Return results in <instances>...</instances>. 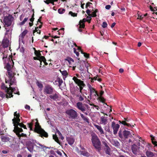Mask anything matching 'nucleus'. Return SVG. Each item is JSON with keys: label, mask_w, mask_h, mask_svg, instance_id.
Segmentation results:
<instances>
[{"label": "nucleus", "mask_w": 157, "mask_h": 157, "mask_svg": "<svg viewBox=\"0 0 157 157\" xmlns=\"http://www.w3.org/2000/svg\"><path fill=\"white\" fill-rule=\"evenodd\" d=\"M146 147L147 148L148 150H150L151 149V148L152 146V145L150 144H147L146 145Z\"/></svg>", "instance_id": "43"}, {"label": "nucleus", "mask_w": 157, "mask_h": 157, "mask_svg": "<svg viewBox=\"0 0 157 157\" xmlns=\"http://www.w3.org/2000/svg\"><path fill=\"white\" fill-rule=\"evenodd\" d=\"M34 13H33L32 15V17L30 19V21L31 22H33L34 20Z\"/></svg>", "instance_id": "51"}, {"label": "nucleus", "mask_w": 157, "mask_h": 157, "mask_svg": "<svg viewBox=\"0 0 157 157\" xmlns=\"http://www.w3.org/2000/svg\"><path fill=\"white\" fill-rule=\"evenodd\" d=\"M132 132L130 131L124 130L123 131L120 130L119 132V136L121 138H131L132 140L134 138L132 135Z\"/></svg>", "instance_id": "5"}, {"label": "nucleus", "mask_w": 157, "mask_h": 157, "mask_svg": "<svg viewBox=\"0 0 157 157\" xmlns=\"http://www.w3.org/2000/svg\"><path fill=\"white\" fill-rule=\"evenodd\" d=\"M25 108L29 110L30 109V107L29 105H26L25 106Z\"/></svg>", "instance_id": "61"}, {"label": "nucleus", "mask_w": 157, "mask_h": 157, "mask_svg": "<svg viewBox=\"0 0 157 157\" xmlns=\"http://www.w3.org/2000/svg\"><path fill=\"white\" fill-rule=\"evenodd\" d=\"M107 23L105 22H103L102 23V26L103 28H105L107 27Z\"/></svg>", "instance_id": "42"}, {"label": "nucleus", "mask_w": 157, "mask_h": 157, "mask_svg": "<svg viewBox=\"0 0 157 157\" xmlns=\"http://www.w3.org/2000/svg\"><path fill=\"white\" fill-rule=\"evenodd\" d=\"M86 13L89 16H91V14H90L91 12L89 10V9L87 10L86 11Z\"/></svg>", "instance_id": "50"}, {"label": "nucleus", "mask_w": 157, "mask_h": 157, "mask_svg": "<svg viewBox=\"0 0 157 157\" xmlns=\"http://www.w3.org/2000/svg\"><path fill=\"white\" fill-rule=\"evenodd\" d=\"M28 19V17L25 18L21 22H20L19 23V25H23L27 21Z\"/></svg>", "instance_id": "34"}, {"label": "nucleus", "mask_w": 157, "mask_h": 157, "mask_svg": "<svg viewBox=\"0 0 157 157\" xmlns=\"http://www.w3.org/2000/svg\"><path fill=\"white\" fill-rule=\"evenodd\" d=\"M87 86L89 89L90 95L91 97L97 98H104L102 96L104 92L103 90H100L99 92L96 91L95 88L91 86L88 84Z\"/></svg>", "instance_id": "4"}, {"label": "nucleus", "mask_w": 157, "mask_h": 157, "mask_svg": "<svg viewBox=\"0 0 157 157\" xmlns=\"http://www.w3.org/2000/svg\"><path fill=\"white\" fill-rule=\"evenodd\" d=\"M154 9H155V10L154 9H153V7L151 6H150V10L152 11H153V12H155V11L156 10L157 11V9H156V8H155V7H154Z\"/></svg>", "instance_id": "48"}, {"label": "nucleus", "mask_w": 157, "mask_h": 157, "mask_svg": "<svg viewBox=\"0 0 157 157\" xmlns=\"http://www.w3.org/2000/svg\"><path fill=\"white\" fill-rule=\"evenodd\" d=\"M132 149L133 153L136 154L139 151V147L136 145H133L132 147Z\"/></svg>", "instance_id": "16"}, {"label": "nucleus", "mask_w": 157, "mask_h": 157, "mask_svg": "<svg viewBox=\"0 0 157 157\" xmlns=\"http://www.w3.org/2000/svg\"><path fill=\"white\" fill-rule=\"evenodd\" d=\"M45 94L49 95L50 98H59L60 95L50 85L47 84L45 86L44 90Z\"/></svg>", "instance_id": "1"}, {"label": "nucleus", "mask_w": 157, "mask_h": 157, "mask_svg": "<svg viewBox=\"0 0 157 157\" xmlns=\"http://www.w3.org/2000/svg\"><path fill=\"white\" fill-rule=\"evenodd\" d=\"M65 9L62 8H60L58 10V12L60 14L64 13L65 12Z\"/></svg>", "instance_id": "31"}, {"label": "nucleus", "mask_w": 157, "mask_h": 157, "mask_svg": "<svg viewBox=\"0 0 157 157\" xmlns=\"http://www.w3.org/2000/svg\"><path fill=\"white\" fill-rule=\"evenodd\" d=\"M56 133L58 134L59 136H61L62 134L59 130H57Z\"/></svg>", "instance_id": "63"}, {"label": "nucleus", "mask_w": 157, "mask_h": 157, "mask_svg": "<svg viewBox=\"0 0 157 157\" xmlns=\"http://www.w3.org/2000/svg\"><path fill=\"white\" fill-rule=\"evenodd\" d=\"M79 152L81 155H82L84 156L89 157L90 156V154L86 150L84 151H80Z\"/></svg>", "instance_id": "19"}, {"label": "nucleus", "mask_w": 157, "mask_h": 157, "mask_svg": "<svg viewBox=\"0 0 157 157\" xmlns=\"http://www.w3.org/2000/svg\"><path fill=\"white\" fill-rule=\"evenodd\" d=\"M9 40L7 39H4L3 40L2 44L4 48H7L9 46Z\"/></svg>", "instance_id": "18"}, {"label": "nucleus", "mask_w": 157, "mask_h": 157, "mask_svg": "<svg viewBox=\"0 0 157 157\" xmlns=\"http://www.w3.org/2000/svg\"><path fill=\"white\" fill-rule=\"evenodd\" d=\"M7 73L8 75L10 77H12V74L11 72H10V71H8Z\"/></svg>", "instance_id": "56"}, {"label": "nucleus", "mask_w": 157, "mask_h": 157, "mask_svg": "<svg viewBox=\"0 0 157 157\" xmlns=\"http://www.w3.org/2000/svg\"><path fill=\"white\" fill-rule=\"evenodd\" d=\"M28 32V31L27 30H25L21 34V38H24L25 36V35Z\"/></svg>", "instance_id": "32"}, {"label": "nucleus", "mask_w": 157, "mask_h": 157, "mask_svg": "<svg viewBox=\"0 0 157 157\" xmlns=\"http://www.w3.org/2000/svg\"><path fill=\"white\" fill-rule=\"evenodd\" d=\"M14 117L12 119L13 123V126H14V129L13 131L17 135L19 134V132H23V130L22 128L18 127V123L21 122L20 116L19 113H17V112L14 113Z\"/></svg>", "instance_id": "2"}, {"label": "nucleus", "mask_w": 157, "mask_h": 157, "mask_svg": "<svg viewBox=\"0 0 157 157\" xmlns=\"http://www.w3.org/2000/svg\"><path fill=\"white\" fill-rule=\"evenodd\" d=\"M36 141L33 140H31L26 143L27 148L30 152H33L34 146H35L37 148H39L36 145Z\"/></svg>", "instance_id": "7"}, {"label": "nucleus", "mask_w": 157, "mask_h": 157, "mask_svg": "<svg viewBox=\"0 0 157 157\" xmlns=\"http://www.w3.org/2000/svg\"><path fill=\"white\" fill-rule=\"evenodd\" d=\"M60 72H61L63 76H66L67 75H68L67 72L66 70L63 71H60Z\"/></svg>", "instance_id": "40"}, {"label": "nucleus", "mask_w": 157, "mask_h": 157, "mask_svg": "<svg viewBox=\"0 0 157 157\" xmlns=\"http://www.w3.org/2000/svg\"><path fill=\"white\" fill-rule=\"evenodd\" d=\"M35 54L38 57H40V56H41V54L40 52H38L36 50H35L34 52Z\"/></svg>", "instance_id": "37"}, {"label": "nucleus", "mask_w": 157, "mask_h": 157, "mask_svg": "<svg viewBox=\"0 0 157 157\" xmlns=\"http://www.w3.org/2000/svg\"><path fill=\"white\" fill-rule=\"evenodd\" d=\"M17 135L19 136H20V137L26 136V135L25 134H24V133H22L21 135H20V134H19Z\"/></svg>", "instance_id": "55"}, {"label": "nucleus", "mask_w": 157, "mask_h": 157, "mask_svg": "<svg viewBox=\"0 0 157 157\" xmlns=\"http://www.w3.org/2000/svg\"><path fill=\"white\" fill-rule=\"evenodd\" d=\"M18 125L20 127H22L25 129H26V126L22 123H20V122L18 123Z\"/></svg>", "instance_id": "38"}, {"label": "nucleus", "mask_w": 157, "mask_h": 157, "mask_svg": "<svg viewBox=\"0 0 157 157\" xmlns=\"http://www.w3.org/2000/svg\"><path fill=\"white\" fill-rule=\"evenodd\" d=\"M87 20V19L84 18L82 20L80 21L78 25H80V28H82L83 29L85 28V22Z\"/></svg>", "instance_id": "20"}, {"label": "nucleus", "mask_w": 157, "mask_h": 157, "mask_svg": "<svg viewBox=\"0 0 157 157\" xmlns=\"http://www.w3.org/2000/svg\"><path fill=\"white\" fill-rule=\"evenodd\" d=\"M90 4H92V3L91 2H89L87 3L86 5V8H87L88 7L90 6Z\"/></svg>", "instance_id": "49"}, {"label": "nucleus", "mask_w": 157, "mask_h": 157, "mask_svg": "<svg viewBox=\"0 0 157 157\" xmlns=\"http://www.w3.org/2000/svg\"><path fill=\"white\" fill-rule=\"evenodd\" d=\"M146 154L147 157H153L154 156L153 153L149 151H147Z\"/></svg>", "instance_id": "25"}, {"label": "nucleus", "mask_w": 157, "mask_h": 157, "mask_svg": "<svg viewBox=\"0 0 157 157\" xmlns=\"http://www.w3.org/2000/svg\"><path fill=\"white\" fill-rule=\"evenodd\" d=\"M111 7V6L110 5H107L105 6V8L107 10H109Z\"/></svg>", "instance_id": "62"}, {"label": "nucleus", "mask_w": 157, "mask_h": 157, "mask_svg": "<svg viewBox=\"0 0 157 157\" xmlns=\"http://www.w3.org/2000/svg\"><path fill=\"white\" fill-rule=\"evenodd\" d=\"M29 127L30 128L31 130L32 129V126L33 125V124L32 123H28V124Z\"/></svg>", "instance_id": "57"}, {"label": "nucleus", "mask_w": 157, "mask_h": 157, "mask_svg": "<svg viewBox=\"0 0 157 157\" xmlns=\"http://www.w3.org/2000/svg\"><path fill=\"white\" fill-rule=\"evenodd\" d=\"M1 87L2 89L5 90L6 89V88H7V90H8V89L9 90L8 88H7L6 86L4 84H3L2 85Z\"/></svg>", "instance_id": "41"}, {"label": "nucleus", "mask_w": 157, "mask_h": 157, "mask_svg": "<svg viewBox=\"0 0 157 157\" xmlns=\"http://www.w3.org/2000/svg\"><path fill=\"white\" fill-rule=\"evenodd\" d=\"M103 144L104 145L105 147L109 146L107 144V142L106 141H103L102 142Z\"/></svg>", "instance_id": "45"}, {"label": "nucleus", "mask_w": 157, "mask_h": 157, "mask_svg": "<svg viewBox=\"0 0 157 157\" xmlns=\"http://www.w3.org/2000/svg\"><path fill=\"white\" fill-rule=\"evenodd\" d=\"M91 142L93 146L96 151L101 153L102 149L101 141L97 136L95 134L92 136Z\"/></svg>", "instance_id": "3"}, {"label": "nucleus", "mask_w": 157, "mask_h": 157, "mask_svg": "<svg viewBox=\"0 0 157 157\" xmlns=\"http://www.w3.org/2000/svg\"><path fill=\"white\" fill-rule=\"evenodd\" d=\"M35 125V130L38 133H39L41 137L44 136L45 137H48V134L43 129H42L39 124L37 122Z\"/></svg>", "instance_id": "6"}, {"label": "nucleus", "mask_w": 157, "mask_h": 157, "mask_svg": "<svg viewBox=\"0 0 157 157\" xmlns=\"http://www.w3.org/2000/svg\"><path fill=\"white\" fill-rule=\"evenodd\" d=\"M41 57V56H40V57H34L33 58L34 60H39L40 62L41 60H40V59Z\"/></svg>", "instance_id": "44"}, {"label": "nucleus", "mask_w": 157, "mask_h": 157, "mask_svg": "<svg viewBox=\"0 0 157 157\" xmlns=\"http://www.w3.org/2000/svg\"><path fill=\"white\" fill-rule=\"evenodd\" d=\"M5 29L6 30V32L7 33H8L10 32H11L12 30V27H10L9 28H8V27H4Z\"/></svg>", "instance_id": "33"}, {"label": "nucleus", "mask_w": 157, "mask_h": 157, "mask_svg": "<svg viewBox=\"0 0 157 157\" xmlns=\"http://www.w3.org/2000/svg\"><path fill=\"white\" fill-rule=\"evenodd\" d=\"M80 115L81 117L83 119V120L85 122H87L88 124H89L90 122L89 121V118L87 117L84 116L82 114L80 113Z\"/></svg>", "instance_id": "24"}, {"label": "nucleus", "mask_w": 157, "mask_h": 157, "mask_svg": "<svg viewBox=\"0 0 157 157\" xmlns=\"http://www.w3.org/2000/svg\"><path fill=\"white\" fill-rule=\"evenodd\" d=\"M107 122V117L104 116L101 117L100 119V124L103 125H105Z\"/></svg>", "instance_id": "17"}, {"label": "nucleus", "mask_w": 157, "mask_h": 157, "mask_svg": "<svg viewBox=\"0 0 157 157\" xmlns=\"http://www.w3.org/2000/svg\"><path fill=\"white\" fill-rule=\"evenodd\" d=\"M44 2L45 3L47 4H48L49 3H50V0H47L46 1H44Z\"/></svg>", "instance_id": "64"}, {"label": "nucleus", "mask_w": 157, "mask_h": 157, "mask_svg": "<svg viewBox=\"0 0 157 157\" xmlns=\"http://www.w3.org/2000/svg\"><path fill=\"white\" fill-rule=\"evenodd\" d=\"M53 139L55 140L58 143L59 141L58 138L57 137L56 135H53Z\"/></svg>", "instance_id": "39"}, {"label": "nucleus", "mask_w": 157, "mask_h": 157, "mask_svg": "<svg viewBox=\"0 0 157 157\" xmlns=\"http://www.w3.org/2000/svg\"><path fill=\"white\" fill-rule=\"evenodd\" d=\"M105 130L107 132L111 133V131H110V128L109 125H105L104 127Z\"/></svg>", "instance_id": "28"}, {"label": "nucleus", "mask_w": 157, "mask_h": 157, "mask_svg": "<svg viewBox=\"0 0 157 157\" xmlns=\"http://www.w3.org/2000/svg\"><path fill=\"white\" fill-rule=\"evenodd\" d=\"M36 143L37 144L39 145L40 146L41 148L42 149H43L44 148L46 147L45 146H44V145L41 144H40L38 142H36Z\"/></svg>", "instance_id": "47"}, {"label": "nucleus", "mask_w": 157, "mask_h": 157, "mask_svg": "<svg viewBox=\"0 0 157 157\" xmlns=\"http://www.w3.org/2000/svg\"><path fill=\"white\" fill-rule=\"evenodd\" d=\"M73 49H74V52L76 54V56L78 57L79 56V53L78 52L76 51V49L75 48H73Z\"/></svg>", "instance_id": "46"}, {"label": "nucleus", "mask_w": 157, "mask_h": 157, "mask_svg": "<svg viewBox=\"0 0 157 157\" xmlns=\"http://www.w3.org/2000/svg\"><path fill=\"white\" fill-rule=\"evenodd\" d=\"M15 89L13 88L12 90L10 91V90L8 89V90L5 92V94L3 92L0 91V97L2 98L6 97V98H9L13 97L12 93L15 91Z\"/></svg>", "instance_id": "8"}, {"label": "nucleus", "mask_w": 157, "mask_h": 157, "mask_svg": "<svg viewBox=\"0 0 157 157\" xmlns=\"http://www.w3.org/2000/svg\"><path fill=\"white\" fill-rule=\"evenodd\" d=\"M91 15V16L92 17H95L97 16L96 13L94 11L92 13Z\"/></svg>", "instance_id": "53"}, {"label": "nucleus", "mask_w": 157, "mask_h": 157, "mask_svg": "<svg viewBox=\"0 0 157 157\" xmlns=\"http://www.w3.org/2000/svg\"><path fill=\"white\" fill-rule=\"evenodd\" d=\"M69 14L71 15L72 17H75L77 16V13H74L70 11L69 13Z\"/></svg>", "instance_id": "35"}, {"label": "nucleus", "mask_w": 157, "mask_h": 157, "mask_svg": "<svg viewBox=\"0 0 157 157\" xmlns=\"http://www.w3.org/2000/svg\"><path fill=\"white\" fill-rule=\"evenodd\" d=\"M4 68L6 69L8 71H10L11 69V66L9 63H6Z\"/></svg>", "instance_id": "26"}, {"label": "nucleus", "mask_w": 157, "mask_h": 157, "mask_svg": "<svg viewBox=\"0 0 157 157\" xmlns=\"http://www.w3.org/2000/svg\"><path fill=\"white\" fill-rule=\"evenodd\" d=\"M1 141L2 142H6L9 141L10 139V138L6 136H2L1 137Z\"/></svg>", "instance_id": "22"}, {"label": "nucleus", "mask_w": 157, "mask_h": 157, "mask_svg": "<svg viewBox=\"0 0 157 157\" xmlns=\"http://www.w3.org/2000/svg\"><path fill=\"white\" fill-rule=\"evenodd\" d=\"M151 140L152 143L155 145V146L157 147V142L155 140L154 137H153L152 135H151Z\"/></svg>", "instance_id": "27"}, {"label": "nucleus", "mask_w": 157, "mask_h": 157, "mask_svg": "<svg viewBox=\"0 0 157 157\" xmlns=\"http://www.w3.org/2000/svg\"><path fill=\"white\" fill-rule=\"evenodd\" d=\"M124 120L122 121H119L120 123L128 127H132L134 126L133 125H132L131 124L128 123L130 121V119L127 118H124Z\"/></svg>", "instance_id": "11"}, {"label": "nucleus", "mask_w": 157, "mask_h": 157, "mask_svg": "<svg viewBox=\"0 0 157 157\" xmlns=\"http://www.w3.org/2000/svg\"><path fill=\"white\" fill-rule=\"evenodd\" d=\"M63 82V81L62 79H59V86H60V85H61V84Z\"/></svg>", "instance_id": "59"}, {"label": "nucleus", "mask_w": 157, "mask_h": 157, "mask_svg": "<svg viewBox=\"0 0 157 157\" xmlns=\"http://www.w3.org/2000/svg\"><path fill=\"white\" fill-rule=\"evenodd\" d=\"M56 152L61 157L62 156V153L61 151L59 150H57Z\"/></svg>", "instance_id": "52"}, {"label": "nucleus", "mask_w": 157, "mask_h": 157, "mask_svg": "<svg viewBox=\"0 0 157 157\" xmlns=\"http://www.w3.org/2000/svg\"><path fill=\"white\" fill-rule=\"evenodd\" d=\"M111 126L113 129V134L114 135L116 134L120 127V125L116 124L114 122H113L112 123Z\"/></svg>", "instance_id": "13"}, {"label": "nucleus", "mask_w": 157, "mask_h": 157, "mask_svg": "<svg viewBox=\"0 0 157 157\" xmlns=\"http://www.w3.org/2000/svg\"><path fill=\"white\" fill-rule=\"evenodd\" d=\"M94 126L98 130L101 136H104L105 132L101 127L100 125H99L96 124H94Z\"/></svg>", "instance_id": "15"}, {"label": "nucleus", "mask_w": 157, "mask_h": 157, "mask_svg": "<svg viewBox=\"0 0 157 157\" xmlns=\"http://www.w3.org/2000/svg\"><path fill=\"white\" fill-rule=\"evenodd\" d=\"M36 84L41 89L43 87V85L40 82H36Z\"/></svg>", "instance_id": "36"}, {"label": "nucleus", "mask_w": 157, "mask_h": 157, "mask_svg": "<svg viewBox=\"0 0 157 157\" xmlns=\"http://www.w3.org/2000/svg\"><path fill=\"white\" fill-rule=\"evenodd\" d=\"M83 1L82 2H81V8L82 9H84V5H85V3H82V2H83Z\"/></svg>", "instance_id": "60"}, {"label": "nucleus", "mask_w": 157, "mask_h": 157, "mask_svg": "<svg viewBox=\"0 0 157 157\" xmlns=\"http://www.w3.org/2000/svg\"><path fill=\"white\" fill-rule=\"evenodd\" d=\"M105 153L106 154L109 155L110 154V149L109 146L105 147Z\"/></svg>", "instance_id": "29"}, {"label": "nucleus", "mask_w": 157, "mask_h": 157, "mask_svg": "<svg viewBox=\"0 0 157 157\" xmlns=\"http://www.w3.org/2000/svg\"><path fill=\"white\" fill-rule=\"evenodd\" d=\"M38 29V27H36L35 28V29L33 31V35H34V33L36 32L37 33L40 34L41 33V31L40 30L37 29Z\"/></svg>", "instance_id": "30"}, {"label": "nucleus", "mask_w": 157, "mask_h": 157, "mask_svg": "<svg viewBox=\"0 0 157 157\" xmlns=\"http://www.w3.org/2000/svg\"><path fill=\"white\" fill-rule=\"evenodd\" d=\"M40 59L41 60V61L40 62V67H41V63H42V62L44 63V64L45 65H48V63L46 62V59L44 56H41Z\"/></svg>", "instance_id": "21"}, {"label": "nucleus", "mask_w": 157, "mask_h": 157, "mask_svg": "<svg viewBox=\"0 0 157 157\" xmlns=\"http://www.w3.org/2000/svg\"><path fill=\"white\" fill-rule=\"evenodd\" d=\"M66 113L68 115V117L72 119H75L78 116L77 112L73 109L67 110Z\"/></svg>", "instance_id": "10"}, {"label": "nucleus", "mask_w": 157, "mask_h": 157, "mask_svg": "<svg viewBox=\"0 0 157 157\" xmlns=\"http://www.w3.org/2000/svg\"><path fill=\"white\" fill-rule=\"evenodd\" d=\"M84 56L86 58H89V54L86 53H85Z\"/></svg>", "instance_id": "54"}, {"label": "nucleus", "mask_w": 157, "mask_h": 157, "mask_svg": "<svg viewBox=\"0 0 157 157\" xmlns=\"http://www.w3.org/2000/svg\"><path fill=\"white\" fill-rule=\"evenodd\" d=\"M68 45L69 47H70V46H71V48H73L74 47V42H73V43H70L68 44Z\"/></svg>", "instance_id": "58"}, {"label": "nucleus", "mask_w": 157, "mask_h": 157, "mask_svg": "<svg viewBox=\"0 0 157 157\" xmlns=\"http://www.w3.org/2000/svg\"><path fill=\"white\" fill-rule=\"evenodd\" d=\"M13 19V17L10 15H9L8 16L5 17L3 21L4 27L10 26L12 24Z\"/></svg>", "instance_id": "9"}, {"label": "nucleus", "mask_w": 157, "mask_h": 157, "mask_svg": "<svg viewBox=\"0 0 157 157\" xmlns=\"http://www.w3.org/2000/svg\"><path fill=\"white\" fill-rule=\"evenodd\" d=\"M72 79L74 81L75 83L79 86H86L83 81L78 79L75 76L73 77Z\"/></svg>", "instance_id": "12"}, {"label": "nucleus", "mask_w": 157, "mask_h": 157, "mask_svg": "<svg viewBox=\"0 0 157 157\" xmlns=\"http://www.w3.org/2000/svg\"><path fill=\"white\" fill-rule=\"evenodd\" d=\"M67 140L68 142V144L71 145H72L75 142L74 139L73 138L71 137L67 138Z\"/></svg>", "instance_id": "23"}, {"label": "nucleus", "mask_w": 157, "mask_h": 157, "mask_svg": "<svg viewBox=\"0 0 157 157\" xmlns=\"http://www.w3.org/2000/svg\"><path fill=\"white\" fill-rule=\"evenodd\" d=\"M77 107L82 112H84L86 110V108L85 106L81 102H78L77 103Z\"/></svg>", "instance_id": "14"}]
</instances>
